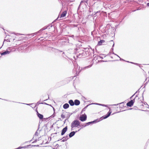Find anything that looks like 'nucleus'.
<instances>
[{
  "mask_svg": "<svg viewBox=\"0 0 149 149\" xmlns=\"http://www.w3.org/2000/svg\"><path fill=\"white\" fill-rule=\"evenodd\" d=\"M86 51H85L81 49L77 48L74 50V53L76 57L78 58H81L86 56L87 55L86 51L88 54V51L90 50L89 48H86L84 49Z\"/></svg>",
  "mask_w": 149,
  "mask_h": 149,
  "instance_id": "obj_1",
  "label": "nucleus"
},
{
  "mask_svg": "<svg viewBox=\"0 0 149 149\" xmlns=\"http://www.w3.org/2000/svg\"><path fill=\"white\" fill-rule=\"evenodd\" d=\"M92 66V65H90L88 66L85 67L83 68H81V69L80 70V67L77 64L74 65V68L73 69V70H75L76 72V74H78L82 70H84L86 69L91 67Z\"/></svg>",
  "mask_w": 149,
  "mask_h": 149,
  "instance_id": "obj_2",
  "label": "nucleus"
},
{
  "mask_svg": "<svg viewBox=\"0 0 149 149\" xmlns=\"http://www.w3.org/2000/svg\"><path fill=\"white\" fill-rule=\"evenodd\" d=\"M111 111H110V110L104 116H103L102 117H101L99 119H97L95 120H94L91 121V124H94L95 123H97L102 120L104 119H105L108 117L111 114Z\"/></svg>",
  "mask_w": 149,
  "mask_h": 149,
  "instance_id": "obj_3",
  "label": "nucleus"
},
{
  "mask_svg": "<svg viewBox=\"0 0 149 149\" xmlns=\"http://www.w3.org/2000/svg\"><path fill=\"white\" fill-rule=\"evenodd\" d=\"M53 26V25L52 24H51V25H49L47 26H45L44 27H43V28H42V29H40V30H39L38 32L35 33H34L30 34L29 35L31 36H32H32H33L34 35H36L37 33H40L43 31L45 30L46 29H47L48 28V29H50V27H52Z\"/></svg>",
  "mask_w": 149,
  "mask_h": 149,
  "instance_id": "obj_4",
  "label": "nucleus"
},
{
  "mask_svg": "<svg viewBox=\"0 0 149 149\" xmlns=\"http://www.w3.org/2000/svg\"><path fill=\"white\" fill-rule=\"evenodd\" d=\"M80 122L77 120H74L71 123V130H72L73 128L74 127H77L80 125Z\"/></svg>",
  "mask_w": 149,
  "mask_h": 149,
  "instance_id": "obj_5",
  "label": "nucleus"
},
{
  "mask_svg": "<svg viewBox=\"0 0 149 149\" xmlns=\"http://www.w3.org/2000/svg\"><path fill=\"white\" fill-rule=\"evenodd\" d=\"M48 49L49 50H51L52 52H55V53H58L59 52H62L61 51L59 50H58L57 49L55 48L54 47H49L48 48Z\"/></svg>",
  "mask_w": 149,
  "mask_h": 149,
  "instance_id": "obj_6",
  "label": "nucleus"
},
{
  "mask_svg": "<svg viewBox=\"0 0 149 149\" xmlns=\"http://www.w3.org/2000/svg\"><path fill=\"white\" fill-rule=\"evenodd\" d=\"M87 119V116L86 115H82L79 117V120L83 122L85 121Z\"/></svg>",
  "mask_w": 149,
  "mask_h": 149,
  "instance_id": "obj_7",
  "label": "nucleus"
},
{
  "mask_svg": "<svg viewBox=\"0 0 149 149\" xmlns=\"http://www.w3.org/2000/svg\"><path fill=\"white\" fill-rule=\"evenodd\" d=\"M87 4V1H81L80 5H79V7H80L82 5H83L84 6H86Z\"/></svg>",
  "mask_w": 149,
  "mask_h": 149,
  "instance_id": "obj_8",
  "label": "nucleus"
},
{
  "mask_svg": "<svg viewBox=\"0 0 149 149\" xmlns=\"http://www.w3.org/2000/svg\"><path fill=\"white\" fill-rule=\"evenodd\" d=\"M68 129L67 126H66L62 130L61 133V135H63L65 132L67 131Z\"/></svg>",
  "mask_w": 149,
  "mask_h": 149,
  "instance_id": "obj_9",
  "label": "nucleus"
},
{
  "mask_svg": "<svg viewBox=\"0 0 149 149\" xmlns=\"http://www.w3.org/2000/svg\"><path fill=\"white\" fill-rule=\"evenodd\" d=\"M10 51H8V49H7L6 51L1 53V56L4 55L9 54L10 53Z\"/></svg>",
  "mask_w": 149,
  "mask_h": 149,
  "instance_id": "obj_10",
  "label": "nucleus"
},
{
  "mask_svg": "<svg viewBox=\"0 0 149 149\" xmlns=\"http://www.w3.org/2000/svg\"><path fill=\"white\" fill-rule=\"evenodd\" d=\"M133 102L132 100H130L127 103V106L128 107H131L133 105Z\"/></svg>",
  "mask_w": 149,
  "mask_h": 149,
  "instance_id": "obj_11",
  "label": "nucleus"
},
{
  "mask_svg": "<svg viewBox=\"0 0 149 149\" xmlns=\"http://www.w3.org/2000/svg\"><path fill=\"white\" fill-rule=\"evenodd\" d=\"M77 132V131H76L75 132L72 131L69 134V138H71L74 136V135L75 133Z\"/></svg>",
  "mask_w": 149,
  "mask_h": 149,
  "instance_id": "obj_12",
  "label": "nucleus"
},
{
  "mask_svg": "<svg viewBox=\"0 0 149 149\" xmlns=\"http://www.w3.org/2000/svg\"><path fill=\"white\" fill-rule=\"evenodd\" d=\"M37 114L38 116L40 119H43V116L42 115L39 113L38 111L37 112Z\"/></svg>",
  "mask_w": 149,
  "mask_h": 149,
  "instance_id": "obj_13",
  "label": "nucleus"
},
{
  "mask_svg": "<svg viewBox=\"0 0 149 149\" xmlns=\"http://www.w3.org/2000/svg\"><path fill=\"white\" fill-rule=\"evenodd\" d=\"M67 13V12L66 11H63L61 14L60 16V17H65Z\"/></svg>",
  "mask_w": 149,
  "mask_h": 149,
  "instance_id": "obj_14",
  "label": "nucleus"
},
{
  "mask_svg": "<svg viewBox=\"0 0 149 149\" xmlns=\"http://www.w3.org/2000/svg\"><path fill=\"white\" fill-rule=\"evenodd\" d=\"M74 103L75 105L77 106L80 104V102L78 100H75L74 101Z\"/></svg>",
  "mask_w": 149,
  "mask_h": 149,
  "instance_id": "obj_15",
  "label": "nucleus"
},
{
  "mask_svg": "<svg viewBox=\"0 0 149 149\" xmlns=\"http://www.w3.org/2000/svg\"><path fill=\"white\" fill-rule=\"evenodd\" d=\"M69 139L68 135L66 136H64L63 137V139L61 141L62 142H65L67 141Z\"/></svg>",
  "mask_w": 149,
  "mask_h": 149,
  "instance_id": "obj_16",
  "label": "nucleus"
},
{
  "mask_svg": "<svg viewBox=\"0 0 149 149\" xmlns=\"http://www.w3.org/2000/svg\"><path fill=\"white\" fill-rule=\"evenodd\" d=\"M68 103L71 106H73L74 105V102L72 100H69Z\"/></svg>",
  "mask_w": 149,
  "mask_h": 149,
  "instance_id": "obj_17",
  "label": "nucleus"
},
{
  "mask_svg": "<svg viewBox=\"0 0 149 149\" xmlns=\"http://www.w3.org/2000/svg\"><path fill=\"white\" fill-rule=\"evenodd\" d=\"M69 104L68 103H65L63 105V108L65 109L68 108L69 107Z\"/></svg>",
  "mask_w": 149,
  "mask_h": 149,
  "instance_id": "obj_18",
  "label": "nucleus"
},
{
  "mask_svg": "<svg viewBox=\"0 0 149 149\" xmlns=\"http://www.w3.org/2000/svg\"><path fill=\"white\" fill-rule=\"evenodd\" d=\"M105 41L103 40H100L98 42L97 45H102V44Z\"/></svg>",
  "mask_w": 149,
  "mask_h": 149,
  "instance_id": "obj_19",
  "label": "nucleus"
},
{
  "mask_svg": "<svg viewBox=\"0 0 149 149\" xmlns=\"http://www.w3.org/2000/svg\"><path fill=\"white\" fill-rule=\"evenodd\" d=\"M79 126L81 127V128H80V129H81V128H82L83 127H85L86 126V124H85V123L83 125L81 124L80 123V125Z\"/></svg>",
  "mask_w": 149,
  "mask_h": 149,
  "instance_id": "obj_20",
  "label": "nucleus"
},
{
  "mask_svg": "<svg viewBox=\"0 0 149 149\" xmlns=\"http://www.w3.org/2000/svg\"><path fill=\"white\" fill-rule=\"evenodd\" d=\"M90 104H89V105H87L85 107H84V108L82 110V111L81 112H82L83 111H85L86 109L87 108V107L89 105H90Z\"/></svg>",
  "mask_w": 149,
  "mask_h": 149,
  "instance_id": "obj_21",
  "label": "nucleus"
},
{
  "mask_svg": "<svg viewBox=\"0 0 149 149\" xmlns=\"http://www.w3.org/2000/svg\"><path fill=\"white\" fill-rule=\"evenodd\" d=\"M113 54H114V55H116V56H118V57H119V58H120V61H125L124 60V59H122V58H120V57L118 56V55H117L116 54H115L114 53V52H113Z\"/></svg>",
  "mask_w": 149,
  "mask_h": 149,
  "instance_id": "obj_22",
  "label": "nucleus"
},
{
  "mask_svg": "<svg viewBox=\"0 0 149 149\" xmlns=\"http://www.w3.org/2000/svg\"><path fill=\"white\" fill-rule=\"evenodd\" d=\"M110 42L111 44H113V45L112 46V47H113L114 46V42L113 40H111L110 41Z\"/></svg>",
  "mask_w": 149,
  "mask_h": 149,
  "instance_id": "obj_23",
  "label": "nucleus"
},
{
  "mask_svg": "<svg viewBox=\"0 0 149 149\" xmlns=\"http://www.w3.org/2000/svg\"><path fill=\"white\" fill-rule=\"evenodd\" d=\"M53 110L54 111V114L52 115V117H54V116H55V115L54 114V113H55V109L53 107Z\"/></svg>",
  "mask_w": 149,
  "mask_h": 149,
  "instance_id": "obj_24",
  "label": "nucleus"
},
{
  "mask_svg": "<svg viewBox=\"0 0 149 149\" xmlns=\"http://www.w3.org/2000/svg\"><path fill=\"white\" fill-rule=\"evenodd\" d=\"M91 104H95L98 105H100V106H102V104H99V103H93Z\"/></svg>",
  "mask_w": 149,
  "mask_h": 149,
  "instance_id": "obj_25",
  "label": "nucleus"
},
{
  "mask_svg": "<svg viewBox=\"0 0 149 149\" xmlns=\"http://www.w3.org/2000/svg\"><path fill=\"white\" fill-rule=\"evenodd\" d=\"M137 97H138L137 95H136V96L135 97V98H134L133 100H132V101H133V104L134 103V102H135V99Z\"/></svg>",
  "mask_w": 149,
  "mask_h": 149,
  "instance_id": "obj_26",
  "label": "nucleus"
},
{
  "mask_svg": "<svg viewBox=\"0 0 149 149\" xmlns=\"http://www.w3.org/2000/svg\"><path fill=\"white\" fill-rule=\"evenodd\" d=\"M61 117L63 118H64L65 117V115L62 114L61 115Z\"/></svg>",
  "mask_w": 149,
  "mask_h": 149,
  "instance_id": "obj_27",
  "label": "nucleus"
},
{
  "mask_svg": "<svg viewBox=\"0 0 149 149\" xmlns=\"http://www.w3.org/2000/svg\"><path fill=\"white\" fill-rule=\"evenodd\" d=\"M5 41H6L8 42H10V40L9 39H7L6 40L5 39L4 40V42H3V43H4V42Z\"/></svg>",
  "mask_w": 149,
  "mask_h": 149,
  "instance_id": "obj_28",
  "label": "nucleus"
},
{
  "mask_svg": "<svg viewBox=\"0 0 149 149\" xmlns=\"http://www.w3.org/2000/svg\"><path fill=\"white\" fill-rule=\"evenodd\" d=\"M85 124H86V126H87V125H90L91 124V122H90L85 123Z\"/></svg>",
  "mask_w": 149,
  "mask_h": 149,
  "instance_id": "obj_29",
  "label": "nucleus"
},
{
  "mask_svg": "<svg viewBox=\"0 0 149 149\" xmlns=\"http://www.w3.org/2000/svg\"><path fill=\"white\" fill-rule=\"evenodd\" d=\"M138 91H137L133 95H132L130 97V99H132V97H133L134 96V95L135 94L137 93L138 92Z\"/></svg>",
  "mask_w": 149,
  "mask_h": 149,
  "instance_id": "obj_30",
  "label": "nucleus"
},
{
  "mask_svg": "<svg viewBox=\"0 0 149 149\" xmlns=\"http://www.w3.org/2000/svg\"><path fill=\"white\" fill-rule=\"evenodd\" d=\"M35 136H38V133L37 131H36L35 134Z\"/></svg>",
  "mask_w": 149,
  "mask_h": 149,
  "instance_id": "obj_31",
  "label": "nucleus"
},
{
  "mask_svg": "<svg viewBox=\"0 0 149 149\" xmlns=\"http://www.w3.org/2000/svg\"><path fill=\"white\" fill-rule=\"evenodd\" d=\"M62 56L63 57H65V54L64 52H63L62 54Z\"/></svg>",
  "mask_w": 149,
  "mask_h": 149,
  "instance_id": "obj_32",
  "label": "nucleus"
},
{
  "mask_svg": "<svg viewBox=\"0 0 149 149\" xmlns=\"http://www.w3.org/2000/svg\"><path fill=\"white\" fill-rule=\"evenodd\" d=\"M100 12V11H98L97 12H95V14L93 15V16H94L97 13H99Z\"/></svg>",
  "mask_w": 149,
  "mask_h": 149,
  "instance_id": "obj_33",
  "label": "nucleus"
},
{
  "mask_svg": "<svg viewBox=\"0 0 149 149\" xmlns=\"http://www.w3.org/2000/svg\"><path fill=\"white\" fill-rule=\"evenodd\" d=\"M22 103L23 104H26L28 105H30L32 104H25V103Z\"/></svg>",
  "mask_w": 149,
  "mask_h": 149,
  "instance_id": "obj_34",
  "label": "nucleus"
},
{
  "mask_svg": "<svg viewBox=\"0 0 149 149\" xmlns=\"http://www.w3.org/2000/svg\"><path fill=\"white\" fill-rule=\"evenodd\" d=\"M23 148V147H18V148H17L15 149H20Z\"/></svg>",
  "mask_w": 149,
  "mask_h": 149,
  "instance_id": "obj_35",
  "label": "nucleus"
},
{
  "mask_svg": "<svg viewBox=\"0 0 149 149\" xmlns=\"http://www.w3.org/2000/svg\"><path fill=\"white\" fill-rule=\"evenodd\" d=\"M41 104H45L48 105V104H47L45 102H42V103H41Z\"/></svg>",
  "mask_w": 149,
  "mask_h": 149,
  "instance_id": "obj_36",
  "label": "nucleus"
},
{
  "mask_svg": "<svg viewBox=\"0 0 149 149\" xmlns=\"http://www.w3.org/2000/svg\"><path fill=\"white\" fill-rule=\"evenodd\" d=\"M70 37H72V38H74V35H71L70 36Z\"/></svg>",
  "mask_w": 149,
  "mask_h": 149,
  "instance_id": "obj_37",
  "label": "nucleus"
},
{
  "mask_svg": "<svg viewBox=\"0 0 149 149\" xmlns=\"http://www.w3.org/2000/svg\"><path fill=\"white\" fill-rule=\"evenodd\" d=\"M102 106H103L106 107H107V105H105L104 104H102Z\"/></svg>",
  "mask_w": 149,
  "mask_h": 149,
  "instance_id": "obj_38",
  "label": "nucleus"
},
{
  "mask_svg": "<svg viewBox=\"0 0 149 149\" xmlns=\"http://www.w3.org/2000/svg\"><path fill=\"white\" fill-rule=\"evenodd\" d=\"M119 104H115L113 105L117 106V105H118Z\"/></svg>",
  "mask_w": 149,
  "mask_h": 149,
  "instance_id": "obj_39",
  "label": "nucleus"
},
{
  "mask_svg": "<svg viewBox=\"0 0 149 149\" xmlns=\"http://www.w3.org/2000/svg\"><path fill=\"white\" fill-rule=\"evenodd\" d=\"M147 6H149V3H147Z\"/></svg>",
  "mask_w": 149,
  "mask_h": 149,
  "instance_id": "obj_40",
  "label": "nucleus"
},
{
  "mask_svg": "<svg viewBox=\"0 0 149 149\" xmlns=\"http://www.w3.org/2000/svg\"><path fill=\"white\" fill-rule=\"evenodd\" d=\"M37 140H36L35 141H34L33 142V143H34V142H37Z\"/></svg>",
  "mask_w": 149,
  "mask_h": 149,
  "instance_id": "obj_41",
  "label": "nucleus"
},
{
  "mask_svg": "<svg viewBox=\"0 0 149 149\" xmlns=\"http://www.w3.org/2000/svg\"><path fill=\"white\" fill-rule=\"evenodd\" d=\"M67 120V119H65V121H64V123H65V122H66V121Z\"/></svg>",
  "mask_w": 149,
  "mask_h": 149,
  "instance_id": "obj_42",
  "label": "nucleus"
},
{
  "mask_svg": "<svg viewBox=\"0 0 149 149\" xmlns=\"http://www.w3.org/2000/svg\"><path fill=\"white\" fill-rule=\"evenodd\" d=\"M34 146H36V147H38L39 146V145H34Z\"/></svg>",
  "mask_w": 149,
  "mask_h": 149,
  "instance_id": "obj_43",
  "label": "nucleus"
},
{
  "mask_svg": "<svg viewBox=\"0 0 149 149\" xmlns=\"http://www.w3.org/2000/svg\"><path fill=\"white\" fill-rule=\"evenodd\" d=\"M37 103L38 104H41V103H40V102H39V101H38V102H37Z\"/></svg>",
  "mask_w": 149,
  "mask_h": 149,
  "instance_id": "obj_44",
  "label": "nucleus"
},
{
  "mask_svg": "<svg viewBox=\"0 0 149 149\" xmlns=\"http://www.w3.org/2000/svg\"><path fill=\"white\" fill-rule=\"evenodd\" d=\"M111 49V50L112 51H113V48H112Z\"/></svg>",
  "mask_w": 149,
  "mask_h": 149,
  "instance_id": "obj_45",
  "label": "nucleus"
},
{
  "mask_svg": "<svg viewBox=\"0 0 149 149\" xmlns=\"http://www.w3.org/2000/svg\"><path fill=\"white\" fill-rule=\"evenodd\" d=\"M134 64H136V65H138V63H134Z\"/></svg>",
  "mask_w": 149,
  "mask_h": 149,
  "instance_id": "obj_46",
  "label": "nucleus"
},
{
  "mask_svg": "<svg viewBox=\"0 0 149 149\" xmlns=\"http://www.w3.org/2000/svg\"><path fill=\"white\" fill-rule=\"evenodd\" d=\"M130 63H132V64L134 63H133V62H130Z\"/></svg>",
  "mask_w": 149,
  "mask_h": 149,
  "instance_id": "obj_47",
  "label": "nucleus"
},
{
  "mask_svg": "<svg viewBox=\"0 0 149 149\" xmlns=\"http://www.w3.org/2000/svg\"><path fill=\"white\" fill-rule=\"evenodd\" d=\"M59 120H60L61 121H62V120L61 118H59Z\"/></svg>",
  "mask_w": 149,
  "mask_h": 149,
  "instance_id": "obj_48",
  "label": "nucleus"
},
{
  "mask_svg": "<svg viewBox=\"0 0 149 149\" xmlns=\"http://www.w3.org/2000/svg\"><path fill=\"white\" fill-rule=\"evenodd\" d=\"M144 104H147V103L145 102V103H144Z\"/></svg>",
  "mask_w": 149,
  "mask_h": 149,
  "instance_id": "obj_49",
  "label": "nucleus"
},
{
  "mask_svg": "<svg viewBox=\"0 0 149 149\" xmlns=\"http://www.w3.org/2000/svg\"><path fill=\"white\" fill-rule=\"evenodd\" d=\"M100 57L101 59H103V57H102L100 56Z\"/></svg>",
  "mask_w": 149,
  "mask_h": 149,
  "instance_id": "obj_50",
  "label": "nucleus"
},
{
  "mask_svg": "<svg viewBox=\"0 0 149 149\" xmlns=\"http://www.w3.org/2000/svg\"><path fill=\"white\" fill-rule=\"evenodd\" d=\"M4 100H6V101H9L8 100H5V99H4Z\"/></svg>",
  "mask_w": 149,
  "mask_h": 149,
  "instance_id": "obj_51",
  "label": "nucleus"
},
{
  "mask_svg": "<svg viewBox=\"0 0 149 149\" xmlns=\"http://www.w3.org/2000/svg\"><path fill=\"white\" fill-rule=\"evenodd\" d=\"M59 145L58 144H57L56 146H58Z\"/></svg>",
  "mask_w": 149,
  "mask_h": 149,
  "instance_id": "obj_52",
  "label": "nucleus"
},
{
  "mask_svg": "<svg viewBox=\"0 0 149 149\" xmlns=\"http://www.w3.org/2000/svg\"><path fill=\"white\" fill-rule=\"evenodd\" d=\"M126 62H128V63H130V62L129 61H126Z\"/></svg>",
  "mask_w": 149,
  "mask_h": 149,
  "instance_id": "obj_53",
  "label": "nucleus"
},
{
  "mask_svg": "<svg viewBox=\"0 0 149 149\" xmlns=\"http://www.w3.org/2000/svg\"><path fill=\"white\" fill-rule=\"evenodd\" d=\"M89 12H91V10H89Z\"/></svg>",
  "mask_w": 149,
  "mask_h": 149,
  "instance_id": "obj_54",
  "label": "nucleus"
},
{
  "mask_svg": "<svg viewBox=\"0 0 149 149\" xmlns=\"http://www.w3.org/2000/svg\"><path fill=\"white\" fill-rule=\"evenodd\" d=\"M48 100V99H46V100H44V101H45V100Z\"/></svg>",
  "mask_w": 149,
  "mask_h": 149,
  "instance_id": "obj_55",
  "label": "nucleus"
},
{
  "mask_svg": "<svg viewBox=\"0 0 149 149\" xmlns=\"http://www.w3.org/2000/svg\"><path fill=\"white\" fill-rule=\"evenodd\" d=\"M70 1L72 2V1Z\"/></svg>",
  "mask_w": 149,
  "mask_h": 149,
  "instance_id": "obj_56",
  "label": "nucleus"
},
{
  "mask_svg": "<svg viewBox=\"0 0 149 149\" xmlns=\"http://www.w3.org/2000/svg\"><path fill=\"white\" fill-rule=\"evenodd\" d=\"M57 134V133H54V134Z\"/></svg>",
  "mask_w": 149,
  "mask_h": 149,
  "instance_id": "obj_57",
  "label": "nucleus"
},
{
  "mask_svg": "<svg viewBox=\"0 0 149 149\" xmlns=\"http://www.w3.org/2000/svg\"><path fill=\"white\" fill-rule=\"evenodd\" d=\"M141 110L142 111H145L144 110Z\"/></svg>",
  "mask_w": 149,
  "mask_h": 149,
  "instance_id": "obj_58",
  "label": "nucleus"
},
{
  "mask_svg": "<svg viewBox=\"0 0 149 149\" xmlns=\"http://www.w3.org/2000/svg\"><path fill=\"white\" fill-rule=\"evenodd\" d=\"M136 11V10H134L133 11Z\"/></svg>",
  "mask_w": 149,
  "mask_h": 149,
  "instance_id": "obj_59",
  "label": "nucleus"
},
{
  "mask_svg": "<svg viewBox=\"0 0 149 149\" xmlns=\"http://www.w3.org/2000/svg\"><path fill=\"white\" fill-rule=\"evenodd\" d=\"M48 99H49V96H48Z\"/></svg>",
  "mask_w": 149,
  "mask_h": 149,
  "instance_id": "obj_60",
  "label": "nucleus"
},
{
  "mask_svg": "<svg viewBox=\"0 0 149 149\" xmlns=\"http://www.w3.org/2000/svg\"><path fill=\"white\" fill-rule=\"evenodd\" d=\"M148 73H149V71L148 72Z\"/></svg>",
  "mask_w": 149,
  "mask_h": 149,
  "instance_id": "obj_61",
  "label": "nucleus"
}]
</instances>
